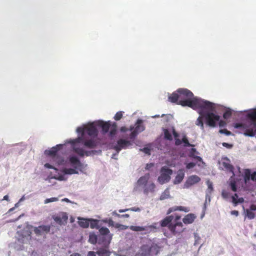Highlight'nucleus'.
I'll return each instance as SVG.
<instances>
[{
  "mask_svg": "<svg viewBox=\"0 0 256 256\" xmlns=\"http://www.w3.org/2000/svg\"><path fill=\"white\" fill-rule=\"evenodd\" d=\"M100 130L104 134H106L112 139L116 134V126L98 120L78 127L76 132L80 135L68 141L74 152L80 156H89L90 152L86 149L94 148L98 145L97 136Z\"/></svg>",
  "mask_w": 256,
  "mask_h": 256,
  "instance_id": "f257e3e1",
  "label": "nucleus"
},
{
  "mask_svg": "<svg viewBox=\"0 0 256 256\" xmlns=\"http://www.w3.org/2000/svg\"><path fill=\"white\" fill-rule=\"evenodd\" d=\"M50 163H46L44 166L54 170L55 174L51 176V178L58 180H66L68 174H78L80 172L87 174L88 164L82 163L75 156H70L65 159L52 155L50 157Z\"/></svg>",
  "mask_w": 256,
  "mask_h": 256,
  "instance_id": "f03ea898",
  "label": "nucleus"
},
{
  "mask_svg": "<svg viewBox=\"0 0 256 256\" xmlns=\"http://www.w3.org/2000/svg\"><path fill=\"white\" fill-rule=\"evenodd\" d=\"M220 164L222 169L224 168L232 174L229 180L230 186L232 191L236 192L238 186L250 188V180L256 183V172H252L250 169H244L242 172L239 166L234 171L233 166L230 164V160L227 158H223Z\"/></svg>",
  "mask_w": 256,
  "mask_h": 256,
  "instance_id": "7ed1b4c3",
  "label": "nucleus"
},
{
  "mask_svg": "<svg viewBox=\"0 0 256 256\" xmlns=\"http://www.w3.org/2000/svg\"><path fill=\"white\" fill-rule=\"evenodd\" d=\"M50 228V226L48 225H42L35 228L27 225L22 230L17 232V242L10 244V246L17 250H22L23 248L22 244H26L31 239L32 231L34 230L38 236H42L48 234Z\"/></svg>",
  "mask_w": 256,
  "mask_h": 256,
  "instance_id": "20e7f679",
  "label": "nucleus"
},
{
  "mask_svg": "<svg viewBox=\"0 0 256 256\" xmlns=\"http://www.w3.org/2000/svg\"><path fill=\"white\" fill-rule=\"evenodd\" d=\"M144 130V128L142 125V120H138L135 126H131L130 128V140H126L124 139H120L117 142V143L114 145V148L116 150V153L112 154V158L114 159H117L116 156L120 152L122 148H126L132 145V142L136 135L142 132Z\"/></svg>",
  "mask_w": 256,
  "mask_h": 256,
  "instance_id": "39448f33",
  "label": "nucleus"
},
{
  "mask_svg": "<svg viewBox=\"0 0 256 256\" xmlns=\"http://www.w3.org/2000/svg\"><path fill=\"white\" fill-rule=\"evenodd\" d=\"M200 116L196 121V124L200 126L202 129L204 128L203 122H206L210 126L214 127L218 124L220 127H224L226 122L222 120H220V116L214 113H199Z\"/></svg>",
  "mask_w": 256,
  "mask_h": 256,
  "instance_id": "423d86ee",
  "label": "nucleus"
},
{
  "mask_svg": "<svg viewBox=\"0 0 256 256\" xmlns=\"http://www.w3.org/2000/svg\"><path fill=\"white\" fill-rule=\"evenodd\" d=\"M150 178L149 174H146L141 176L135 184L134 190L137 192H142L148 194L149 192H154L155 190L156 185L152 182L148 183Z\"/></svg>",
  "mask_w": 256,
  "mask_h": 256,
  "instance_id": "0eeeda50",
  "label": "nucleus"
},
{
  "mask_svg": "<svg viewBox=\"0 0 256 256\" xmlns=\"http://www.w3.org/2000/svg\"><path fill=\"white\" fill-rule=\"evenodd\" d=\"M180 218V216H176L175 217L172 215L166 216L161 221L160 225L162 227L168 226L173 234L180 232L182 230L181 229L177 228V227H180L182 228V222H178Z\"/></svg>",
  "mask_w": 256,
  "mask_h": 256,
  "instance_id": "6e6552de",
  "label": "nucleus"
},
{
  "mask_svg": "<svg viewBox=\"0 0 256 256\" xmlns=\"http://www.w3.org/2000/svg\"><path fill=\"white\" fill-rule=\"evenodd\" d=\"M172 174V170L166 166H163L161 168L160 174L158 178V182L160 184L168 182L170 179V176Z\"/></svg>",
  "mask_w": 256,
  "mask_h": 256,
  "instance_id": "1a4fd4ad",
  "label": "nucleus"
},
{
  "mask_svg": "<svg viewBox=\"0 0 256 256\" xmlns=\"http://www.w3.org/2000/svg\"><path fill=\"white\" fill-rule=\"evenodd\" d=\"M158 252V248L156 246H150L148 245H144L141 247L138 254L140 256H148L150 253L156 254Z\"/></svg>",
  "mask_w": 256,
  "mask_h": 256,
  "instance_id": "9d476101",
  "label": "nucleus"
},
{
  "mask_svg": "<svg viewBox=\"0 0 256 256\" xmlns=\"http://www.w3.org/2000/svg\"><path fill=\"white\" fill-rule=\"evenodd\" d=\"M71 139H70L68 140H66V141L65 144H60L56 145V146H54L52 148H51L50 150H46L44 152V154H48V163H50V157L52 156V155L56 156L58 157H62L61 156H60L57 154L58 150H60V148H62L64 145H66V144H70L68 142V140H70Z\"/></svg>",
  "mask_w": 256,
  "mask_h": 256,
  "instance_id": "9b49d317",
  "label": "nucleus"
},
{
  "mask_svg": "<svg viewBox=\"0 0 256 256\" xmlns=\"http://www.w3.org/2000/svg\"><path fill=\"white\" fill-rule=\"evenodd\" d=\"M172 133L176 138V144L177 146L180 145L182 143L184 144V146H194L193 144H190L186 136L184 135L182 136V139L180 140L178 138V134L176 132L174 129L172 128Z\"/></svg>",
  "mask_w": 256,
  "mask_h": 256,
  "instance_id": "f8f14e48",
  "label": "nucleus"
},
{
  "mask_svg": "<svg viewBox=\"0 0 256 256\" xmlns=\"http://www.w3.org/2000/svg\"><path fill=\"white\" fill-rule=\"evenodd\" d=\"M200 180L199 176L196 175L190 176L184 185V188H188L190 186L198 183Z\"/></svg>",
  "mask_w": 256,
  "mask_h": 256,
  "instance_id": "ddd939ff",
  "label": "nucleus"
},
{
  "mask_svg": "<svg viewBox=\"0 0 256 256\" xmlns=\"http://www.w3.org/2000/svg\"><path fill=\"white\" fill-rule=\"evenodd\" d=\"M152 228H154V227L153 226H132L130 227V228L133 231H135V232L145 231V232H144L145 234L150 232Z\"/></svg>",
  "mask_w": 256,
  "mask_h": 256,
  "instance_id": "4468645a",
  "label": "nucleus"
},
{
  "mask_svg": "<svg viewBox=\"0 0 256 256\" xmlns=\"http://www.w3.org/2000/svg\"><path fill=\"white\" fill-rule=\"evenodd\" d=\"M54 221L60 225H65L67 222L68 216L66 214L54 217Z\"/></svg>",
  "mask_w": 256,
  "mask_h": 256,
  "instance_id": "2eb2a0df",
  "label": "nucleus"
},
{
  "mask_svg": "<svg viewBox=\"0 0 256 256\" xmlns=\"http://www.w3.org/2000/svg\"><path fill=\"white\" fill-rule=\"evenodd\" d=\"M184 176V170H180L177 172V174L174 181V184H177L182 182Z\"/></svg>",
  "mask_w": 256,
  "mask_h": 256,
  "instance_id": "dca6fc26",
  "label": "nucleus"
},
{
  "mask_svg": "<svg viewBox=\"0 0 256 256\" xmlns=\"http://www.w3.org/2000/svg\"><path fill=\"white\" fill-rule=\"evenodd\" d=\"M196 218V216L194 214H187L184 218L183 222L185 224H192Z\"/></svg>",
  "mask_w": 256,
  "mask_h": 256,
  "instance_id": "f3484780",
  "label": "nucleus"
},
{
  "mask_svg": "<svg viewBox=\"0 0 256 256\" xmlns=\"http://www.w3.org/2000/svg\"><path fill=\"white\" fill-rule=\"evenodd\" d=\"M79 220V225L84 228H87L90 225V219H85L84 218H78Z\"/></svg>",
  "mask_w": 256,
  "mask_h": 256,
  "instance_id": "a211bd4d",
  "label": "nucleus"
},
{
  "mask_svg": "<svg viewBox=\"0 0 256 256\" xmlns=\"http://www.w3.org/2000/svg\"><path fill=\"white\" fill-rule=\"evenodd\" d=\"M196 154H198V152L196 151V148H192L190 152L189 156L192 157L198 160V162H202L203 163L202 158L200 156H196Z\"/></svg>",
  "mask_w": 256,
  "mask_h": 256,
  "instance_id": "6ab92c4d",
  "label": "nucleus"
},
{
  "mask_svg": "<svg viewBox=\"0 0 256 256\" xmlns=\"http://www.w3.org/2000/svg\"><path fill=\"white\" fill-rule=\"evenodd\" d=\"M90 228H92L98 229L101 226V224H100V220H97L90 219Z\"/></svg>",
  "mask_w": 256,
  "mask_h": 256,
  "instance_id": "aec40b11",
  "label": "nucleus"
},
{
  "mask_svg": "<svg viewBox=\"0 0 256 256\" xmlns=\"http://www.w3.org/2000/svg\"><path fill=\"white\" fill-rule=\"evenodd\" d=\"M182 210V211H184V212H186L188 211V208H186L183 207V206H176L172 207V208H170L168 210V214H170L172 212L176 211V210Z\"/></svg>",
  "mask_w": 256,
  "mask_h": 256,
  "instance_id": "412c9836",
  "label": "nucleus"
},
{
  "mask_svg": "<svg viewBox=\"0 0 256 256\" xmlns=\"http://www.w3.org/2000/svg\"><path fill=\"white\" fill-rule=\"evenodd\" d=\"M246 114V116L250 120L252 123L256 126V113Z\"/></svg>",
  "mask_w": 256,
  "mask_h": 256,
  "instance_id": "4be33fe9",
  "label": "nucleus"
},
{
  "mask_svg": "<svg viewBox=\"0 0 256 256\" xmlns=\"http://www.w3.org/2000/svg\"><path fill=\"white\" fill-rule=\"evenodd\" d=\"M170 197V194L169 188H167L161 194L160 197V200H164L166 198H168Z\"/></svg>",
  "mask_w": 256,
  "mask_h": 256,
  "instance_id": "5701e85b",
  "label": "nucleus"
},
{
  "mask_svg": "<svg viewBox=\"0 0 256 256\" xmlns=\"http://www.w3.org/2000/svg\"><path fill=\"white\" fill-rule=\"evenodd\" d=\"M96 253L98 256H110L109 252L104 248L99 250L98 251H97Z\"/></svg>",
  "mask_w": 256,
  "mask_h": 256,
  "instance_id": "b1692460",
  "label": "nucleus"
},
{
  "mask_svg": "<svg viewBox=\"0 0 256 256\" xmlns=\"http://www.w3.org/2000/svg\"><path fill=\"white\" fill-rule=\"evenodd\" d=\"M172 131H170L166 129L164 130V138L168 140H172Z\"/></svg>",
  "mask_w": 256,
  "mask_h": 256,
  "instance_id": "393cba45",
  "label": "nucleus"
},
{
  "mask_svg": "<svg viewBox=\"0 0 256 256\" xmlns=\"http://www.w3.org/2000/svg\"><path fill=\"white\" fill-rule=\"evenodd\" d=\"M99 232L102 235H110V232L109 230L105 227H100Z\"/></svg>",
  "mask_w": 256,
  "mask_h": 256,
  "instance_id": "a878e982",
  "label": "nucleus"
},
{
  "mask_svg": "<svg viewBox=\"0 0 256 256\" xmlns=\"http://www.w3.org/2000/svg\"><path fill=\"white\" fill-rule=\"evenodd\" d=\"M88 242L92 244H94L97 242V236L94 234H90L89 236Z\"/></svg>",
  "mask_w": 256,
  "mask_h": 256,
  "instance_id": "bb28decb",
  "label": "nucleus"
},
{
  "mask_svg": "<svg viewBox=\"0 0 256 256\" xmlns=\"http://www.w3.org/2000/svg\"><path fill=\"white\" fill-rule=\"evenodd\" d=\"M152 149V146L150 144H148L146 146L143 148L142 149H140V150L142 151L146 154L150 155Z\"/></svg>",
  "mask_w": 256,
  "mask_h": 256,
  "instance_id": "cd10ccee",
  "label": "nucleus"
},
{
  "mask_svg": "<svg viewBox=\"0 0 256 256\" xmlns=\"http://www.w3.org/2000/svg\"><path fill=\"white\" fill-rule=\"evenodd\" d=\"M212 191H213V190H212V189H210V188H207V190H206V201L204 204V208H206V202L208 201V198H209L210 196H211Z\"/></svg>",
  "mask_w": 256,
  "mask_h": 256,
  "instance_id": "c85d7f7f",
  "label": "nucleus"
},
{
  "mask_svg": "<svg viewBox=\"0 0 256 256\" xmlns=\"http://www.w3.org/2000/svg\"><path fill=\"white\" fill-rule=\"evenodd\" d=\"M246 216L250 220L254 218L255 215L252 212L249 210L248 209H246Z\"/></svg>",
  "mask_w": 256,
  "mask_h": 256,
  "instance_id": "c756f323",
  "label": "nucleus"
},
{
  "mask_svg": "<svg viewBox=\"0 0 256 256\" xmlns=\"http://www.w3.org/2000/svg\"><path fill=\"white\" fill-rule=\"evenodd\" d=\"M194 245L196 246L200 244V241L201 238L198 233L194 232Z\"/></svg>",
  "mask_w": 256,
  "mask_h": 256,
  "instance_id": "7c9ffc66",
  "label": "nucleus"
},
{
  "mask_svg": "<svg viewBox=\"0 0 256 256\" xmlns=\"http://www.w3.org/2000/svg\"><path fill=\"white\" fill-rule=\"evenodd\" d=\"M234 127L236 128H240L245 130L247 128V126L245 124L236 123L234 124Z\"/></svg>",
  "mask_w": 256,
  "mask_h": 256,
  "instance_id": "2f4dec72",
  "label": "nucleus"
},
{
  "mask_svg": "<svg viewBox=\"0 0 256 256\" xmlns=\"http://www.w3.org/2000/svg\"><path fill=\"white\" fill-rule=\"evenodd\" d=\"M115 228L118 229L119 230H124L128 228V226L123 224L116 223L115 224Z\"/></svg>",
  "mask_w": 256,
  "mask_h": 256,
  "instance_id": "473e14b6",
  "label": "nucleus"
},
{
  "mask_svg": "<svg viewBox=\"0 0 256 256\" xmlns=\"http://www.w3.org/2000/svg\"><path fill=\"white\" fill-rule=\"evenodd\" d=\"M58 200V198H51L46 199L44 201V204H46L49 202H56Z\"/></svg>",
  "mask_w": 256,
  "mask_h": 256,
  "instance_id": "72a5a7b5",
  "label": "nucleus"
},
{
  "mask_svg": "<svg viewBox=\"0 0 256 256\" xmlns=\"http://www.w3.org/2000/svg\"><path fill=\"white\" fill-rule=\"evenodd\" d=\"M222 196L224 199L228 200L230 196V194L227 191L224 190L222 192Z\"/></svg>",
  "mask_w": 256,
  "mask_h": 256,
  "instance_id": "f704fd0d",
  "label": "nucleus"
},
{
  "mask_svg": "<svg viewBox=\"0 0 256 256\" xmlns=\"http://www.w3.org/2000/svg\"><path fill=\"white\" fill-rule=\"evenodd\" d=\"M219 132L220 134H226V136H230L231 134V132L230 131H228L226 129L220 130Z\"/></svg>",
  "mask_w": 256,
  "mask_h": 256,
  "instance_id": "c9c22d12",
  "label": "nucleus"
},
{
  "mask_svg": "<svg viewBox=\"0 0 256 256\" xmlns=\"http://www.w3.org/2000/svg\"><path fill=\"white\" fill-rule=\"evenodd\" d=\"M238 195L237 194H235L234 196H232V202L235 204H236V200L238 199Z\"/></svg>",
  "mask_w": 256,
  "mask_h": 256,
  "instance_id": "e433bc0d",
  "label": "nucleus"
},
{
  "mask_svg": "<svg viewBox=\"0 0 256 256\" xmlns=\"http://www.w3.org/2000/svg\"><path fill=\"white\" fill-rule=\"evenodd\" d=\"M196 166V164L194 162H190L187 164L186 167L188 169H190L193 168Z\"/></svg>",
  "mask_w": 256,
  "mask_h": 256,
  "instance_id": "4c0bfd02",
  "label": "nucleus"
},
{
  "mask_svg": "<svg viewBox=\"0 0 256 256\" xmlns=\"http://www.w3.org/2000/svg\"><path fill=\"white\" fill-rule=\"evenodd\" d=\"M206 184L208 185V188L212 189V190H213L212 188V182H210V180H208L206 181Z\"/></svg>",
  "mask_w": 256,
  "mask_h": 256,
  "instance_id": "58836bf2",
  "label": "nucleus"
},
{
  "mask_svg": "<svg viewBox=\"0 0 256 256\" xmlns=\"http://www.w3.org/2000/svg\"><path fill=\"white\" fill-rule=\"evenodd\" d=\"M122 117V113H116V114L114 116V118L116 120H118L121 118Z\"/></svg>",
  "mask_w": 256,
  "mask_h": 256,
  "instance_id": "ea45409f",
  "label": "nucleus"
},
{
  "mask_svg": "<svg viewBox=\"0 0 256 256\" xmlns=\"http://www.w3.org/2000/svg\"><path fill=\"white\" fill-rule=\"evenodd\" d=\"M108 224L109 226H112L115 228L116 224L112 219H108Z\"/></svg>",
  "mask_w": 256,
  "mask_h": 256,
  "instance_id": "a19ab883",
  "label": "nucleus"
},
{
  "mask_svg": "<svg viewBox=\"0 0 256 256\" xmlns=\"http://www.w3.org/2000/svg\"><path fill=\"white\" fill-rule=\"evenodd\" d=\"M128 209H129V210H132V211H134V212H139L140 211V209L139 208L133 207V208H130Z\"/></svg>",
  "mask_w": 256,
  "mask_h": 256,
  "instance_id": "79ce46f5",
  "label": "nucleus"
},
{
  "mask_svg": "<svg viewBox=\"0 0 256 256\" xmlns=\"http://www.w3.org/2000/svg\"><path fill=\"white\" fill-rule=\"evenodd\" d=\"M129 216H130L128 214L118 215V217L120 218H129Z\"/></svg>",
  "mask_w": 256,
  "mask_h": 256,
  "instance_id": "37998d69",
  "label": "nucleus"
},
{
  "mask_svg": "<svg viewBox=\"0 0 256 256\" xmlns=\"http://www.w3.org/2000/svg\"><path fill=\"white\" fill-rule=\"evenodd\" d=\"M230 214L232 215H234L236 216H238L239 214V212L238 210H234L231 211Z\"/></svg>",
  "mask_w": 256,
  "mask_h": 256,
  "instance_id": "c03bdc74",
  "label": "nucleus"
},
{
  "mask_svg": "<svg viewBox=\"0 0 256 256\" xmlns=\"http://www.w3.org/2000/svg\"><path fill=\"white\" fill-rule=\"evenodd\" d=\"M222 146H224L228 148H232V144H228L226 143V142H223L222 143Z\"/></svg>",
  "mask_w": 256,
  "mask_h": 256,
  "instance_id": "a18cd8bd",
  "label": "nucleus"
},
{
  "mask_svg": "<svg viewBox=\"0 0 256 256\" xmlns=\"http://www.w3.org/2000/svg\"><path fill=\"white\" fill-rule=\"evenodd\" d=\"M24 214H21L18 218H16V219L12 220H10L8 222H15L18 220Z\"/></svg>",
  "mask_w": 256,
  "mask_h": 256,
  "instance_id": "49530a36",
  "label": "nucleus"
},
{
  "mask_svg": "<svg viewBox=\"0 0 256 256\" xmlns=\"http://www.w3.org/2000/svg\"><path fill=\"white\" fill-rule=\"evenodd\" d=\"M24 214H21L18 218H16V219L12 220H10L8 222H15L18 220Z\"/></svg>",
  "mask_w": 256,
  "mask_h": 256,
  "instance_id": "de8ad7c7",
  "label": "nucleus"
},
{
  "mask_svg": "<svg viewBox=\"0 0 256 256\" xmlns=\"http://www.w3.org/2000/svg\"><path fill=\"white\" fill-rule=\"evenodd\" d=\"M244 201V200L242 198H238V200H236V204H238V203H242Z\"/></svg>",
  "mask_w": 256,
  "mask_h": 256,
  "instance_id": "09e8293b",
  "label": "nucleus"
},
{
  "mask_svg": "<svg viewBox=\"0 0 256 256\" xmlns=\"http://www.w3.org/2000/svg\"><path fill=\"white\" fill-rule=\"evenodd\" d=\"M250 211H254L256 210V205L252 204L250 206Z\"/></svg>",
  "mask_w": 256,
  "mask_h": 256,
  "instance_id": "8fccbe9b",
  "label": "nucleus"
},
{
  "mask_svg": "<svg viewBox=\"0 0 256 256\" xmlns=\"http://www.w3.org/2000/svg\"><path fill=\"white\" fill-rule=\"evenodd\" d=\"M88 256H96V255L94 252L90 251L88 252Z\"/></svg>",
  "mask_w": 256,
  "mask_h": 256,
  "instance_id": "3c124183",
  "label": "nucleus"
},
{
  "mask_svg": "<svg viewBox=\"0 0 256 256\" xmlns=\"http://www.w3.org/2000/svg\"><path fill=\"white\" fill-rule=\"evenodd\" d=\"M120 130L122 132H126L128 130V128L126 127H125V126H123V127L121 128Z\"/></svg>",
  "mask_w": 256,
  "mask_h": 256,
  "instance_id": "603ef678",
  "label": "nucleus"
},
{
  "mask_svg": "<svg viewBox=\"0 0 256 256\" xmlns=\"http://www.w3.org/2000/svg\"><path fill=\"white\" fill-rule=\"evenodd\" d=\"M232 113H224V118H226L227 117H228Z\"/></svg>",
  "mask_w": 256,
  "mask_h": 256,
  "instance_id": "864d4df0",
  "label": "nucleus"
},
{
  "mask_svg": "<svg viewBox=\"0 0 256 256\" xmlns=\"http://www.w3.org/2000/svg\"><path fill=\"white\" fill-rule=\"evenodd\" d=\"M129 210V209L128 208H126V209H124V210H118V212H127Z\"/></svg>",
  "mask_w": 256,
  "mask_h": 256,
  "instance_id": "5fc2aeb1",
  "label": "nucleus"
},
{
  "mask_svg": "<svg viewBox=\"0 0 256 256\" xmlns=\"http://www.w3.org/2000/svg\"><path fill=\"white\" fill-rule=\"evenodd\" d=\"M3 200H7V201H9L10 200H9V196L8 195H6L4 196V198H3Z\"/></svg>",
  "mask_w": 256,
  "mask_h": 256,
  "instance_id": "6e6d98bb",
  "label": "nucleus"
},
{
  "mask_svg": "<svg viewBox=\"0 0 256 256\" xmlns=\"http://www.w3.org/2000/svg\"><path fill=\"white\" fill-rule=\"evenodd\" d=\"M153 166H154V164H147L146 167V168L147 169V170H149Z\"/></svg>",
  "mask_w": 256,
  "mask_h": 256,
  "instance_id": "4d7b16f0",
  "label": "nucleus"
},
{
  "mask_svg": "<svg viewBox=\"0 0 256 256\" xmlns=\"http://www.w3.org/2000/svg\"><path fill=\"white\" fill-rule=\"evenodd\" d=\"M25 200L24 196H23L18 200L19 202H21Z\"/></svg>",
  "mask_w": 256,
  "mask_h": 256,
  "instance_id": "13d9d810",
  "label": "nucleus"
},
{
  "mask_svg": "<svg viewBox=\"0 0 256 256\" xmlns=\"http://www.w3.org/2000/svg\"><path fill=\"white\" fill-rule=\"evenodd\" d=\"M244 134L246 136H254V134H252H252H250L248 132H246L244 133Z\"/></svg>",
  "mask_w": 256,
  "mask_h": 256,
  "instance_id": "bf43d9fd",
  "label": "nucleus"
},
{
  "mask_svg": "<svg viewBox=\"0 0 256 256\" xmlns=\"http://www.w3.org/2000/svg\"><path fill=\"white\" fill-rule=\"evenodd\" d=\"M62 201H64V202H71L70 201V200H69L68 198H64V199L62 200Z\"/></svg>",
  "mask_w": 256,
  "mask_h": 256,
  "instance_id": "052dcab7",
  "label": "nucleus"
},
{
  "mask_svg": "<svg viewBox=\"0 0 256 256\" xmlns=\"http://www.w3.org/2000/svg\"><path fill=\"white\" fill-rule=\"evenodd\" d=\"M70 256H80V254L78 253H74L72 254Z\"/></svg>",
  "mask_w": 256,
  "mask_h": 256,
  "instance_id": "680f3d73",
  "label": "nucleus"
},
{
  "mask_svg": "<svg viewBox=\"0 0 256 256\" xmlns=\"http://www.w3.org/2000/svg\"><path fill=\"white\" fill-rule=\"evenodd\" d=\"M112 214L113 216H115L118 217V215H120V214H118L116 211H114L112 212Z\"/></svg>",
  "mask_w": 256,
  "mask_h": 256,
  "instance_id": "e2e57ef3",
  "label": "nucleus"
},
{
  "mask_svg": "<svg viewBox=\"0 0 256 256\" xmlns=\"http://www.w3.org/2000/svg\"><path fill=\"white\" fill-rule=\"evenodd\" d=\"M20 204V202H18L17 203H16L14 205V208L19 206Z\"/></svg>",
  "mask_w": 256,
  "mask_h": 256,
  "instance_id": "0e129e2a",
  "label": "nucleus"
},
{
  "mask_svg": "<svg viewBox=\"0 0 256 256\" xmlns=\"http://www.w3.org/2000/svg\"><path fill=\"white\" fill-rule=\"evenodd\" d=\"M102 221L104 222V223H108V218H106L104 220H103Z\"/></svg>",
  "mask_w": 256,
  "mask_h": 256,
  "instance_id": "69168bd1",
  "label": "nucleus"
},
{
  "mask_svg": "<svg viewBox=\"0 0 256 256\" xmlns=\"http://www.w3.org/2000/svg\"><path fill=\"white\" fill-rule=\"evenodd\" d=\"M14 209H15V208H14H14H10V209L8 210V212H11L13 211Z\"/></svg>",
  "mask_w": 256,
  "mask_h": 256,
  "instance_id": "338daca9",
  "label": "nucleus"
},
{
  "mask_svg": "<svg viewBox=\"0 0 256 256\" xmlns=\"http://www.w3.org/2000/svg\"><path fill=\"white\" fill-rule=\"evenodd\" d=\"M208 200L209 202H210V196L209 198H208Z\"/></svg>",
  "mask_w": 256,
  "mask_h": 256,
  "instance_id": "774afa93",
  "label": "nucleus"
}]
</instances>
